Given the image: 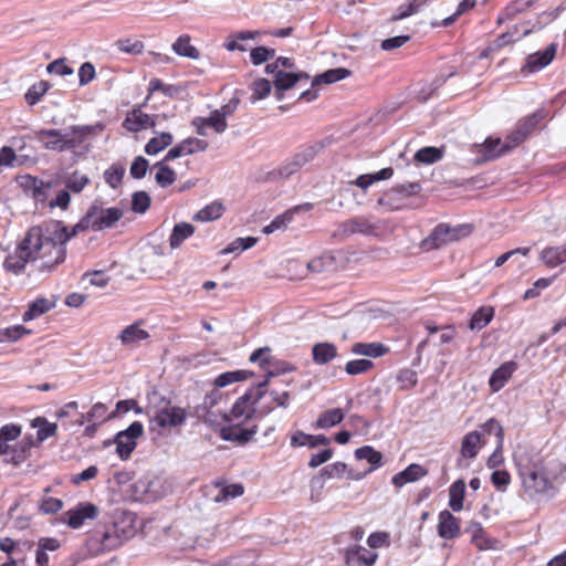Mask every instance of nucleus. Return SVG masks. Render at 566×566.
<instances>
[{"label": "nucleus", "mask_w": 566, "mask_h": 566, "mask_svg": "<svg viewBox=\"0 0 566 566\" xmlns=\"http://www.w3.org/2000/svg\"><path fill=\"white\" fill-rule=\"evenodd\" d=\"M381 231L382 226L380 221H375L371 217L359 216L339 223L334 232V237L344 239L357 233L377 237Z\"/></svg>", "instance_id": "5"}, {"label": "nucleus", "mask_w": 566, "mask_h": 566, "mask_svg": "<svg viewBox=\"0 0 566 566\" xmlns=\"http://www.w3.org/2000/svg\"><path fill=\"white\" fill-rule=\"evenodd\" d=\"M63 129H40L35 132V137L43 144V147L49 150L59 153L64 151L63 144Z\"/></svg>", "instance_id": "22"}, {"label": "nucleus", "mask_w": 566, "mask_h": 566, "mask_svg": "<svg viewBox=\"0 0 566 566\" xmlns=\"http://www.w3.org/2000/svg\"><path fill=\"white\" fill-rule=\"evenodd\" d=\"M420 190L421 186L419 182L407 181L403 184L396 185L390 191L384 193L378 199V205L387 206L391 210L398 209V207L392 203V198L395 193L403 196H413L417 195Z\"/></svg>", "instance_id": "19"}, {"label": "nucleus", "mask_w": 566, "mask_h": 566, "mask_svg": "<svg viewBox=\"0 0 566 566\" xmlns=\"http://www.w3.org/2000/svg\"><path fill=\"white\" fill-rule=\"evenodd\" d=\"M172 50L176 54L191 60H198L200 56L198 49L190 44V36L187 34L179 36L175 41Z\"/></svg>", "instance_id": "37"}, {"label": "nucleus", "mask_w": 566, "mask_h": 566, "mask_svg": "<svg viewBox=\"0 0 566 566\" xmlns=\"http://www.w3.org/2000/svg\"><path fill=\"white\" fill-rule=\"evenodd\" d=\"M394 175V169L391 167L382 168L375 174H366L358 176L355 180L350 181V185H355L363 190H367L369 186H371L376 181L387 180L391 178Z\"/></svg>", "instance_id": "28"}, {"label": "nucleus", "mask_w": 566, "mask_h": 566, "mask_svg": "<svg viewBox=\"0 0 566 566\" xmlns=\"http://www.w3.org/2000/svg\"><path fill=\"white\" fill-rule=\"evenodd\" d=\"M272 85L271 82L266 78H258L252 84V96L251 99L258 101L266 97L271 92Z\"/></svg>", "instance_id": "59"}, {"label": "nucleus", "mask_w": 566, "mask_h": 566, "mask_svg": "<svg viewBox=\"0 0 566 566\" xmlns=\"http://www.w3.org/2000/svg\"><path fill=\"white\" fill-rule=\"evenodd\" d=\"M377 557V553L358 545L349 547L346 552V563L348 566H373Z\"/></svg>", "instance_id": "18"}, {"label": "nucleus", "mask_w": 566, "mask_h": 566, "mask_svg": "<svg viewBox=\"0 0 566 566\" xmlns=\"http://www.w3.org/2000/svg\"><path fill=\"white\" fill-rule=\"evenodd\" d=\"M144 426L134 421L127 429L115 436L116 452L122 460H127L137 446V439L143 434Z\"/></svg>", "instance_id": "8"}, {"label": "nucleus", "mask_w": 566, "mask_h": 566, "mask_svg": "<svg viewBox=\"0 0 566 566\" xmlns=\"http://www.w3.org/2000/svg\"><path fill=\"white\" fill-rule=\"evenodd\" d=\"M443 156V149L437 147H423L415 154V160L418 163L431 165L439 161Z\"/></svg>", "instance_id": "46"}, {"label": "nucleus", "mask_w": 566, "mask_h": 566, "mask_svg": "<svg viewBox=\"0 0 566 566\" xmlns=\"http://www.w3.org/2000/svg\"><path fill=\"white\" fill-rule=\"evenodd\" d=\"M427 2L428 0H411L408 4L400 6L394 20H401L417 13Z\"/></svg>", "instance_id": "57"}, {"label": "nucleus", "mask_w": 566, "mask_h": 566, "mask_svg": "<svg viewBox=\"0 0 566 566\" xmlns=\"http://www.w3.org/2000/svg\"><path fill=\"white\" fill-rule=\"evenodd\" d=\"M31 427L36 429V443L40 444L46 439L56 434L57 424L49 422L44 417H36L31 421Z\"/></svg>", "instance_id": "30"}, {"label": "nucleus", "mask_w": 566, "mask_h": 566, "mask_svg": "<svg viewBox=\"0 0 566 566\" xmlns=\"http://www.w3.org/2000/svg\"><path fill=\"white\" fill-rule=\"evenodd\" d=\"M193 233L195 227L188 222H179L175 224L169 237L170 248L178 249Z\"/></svg>", "instance_id": "31"}, {"label": "nucleus", "mask_w": 566, "mask_h": 566, "mask_svg": "<svg viewBox=\"0 0 566 566\" xmlns=\"http://www.w3.org/2000/svg\"><path fill=\"white\" fill-rule=\"evenodd\" d=\"M350 75V71L345 67L331 69L325 71L324 73L317 75L313 82L312 86L318 84H333L340 80H344Z\"/></svg>", "instance_id": "39"}, {"label": "nucleus", "mask_w": 566, "mask_h": 566, "mask_svg": "<svg viewBox=\"0 0 566 566\" xmlns=\"http://www.w3.org/2000/svg\"><path fill=\"white\" fill-rule=\"evenodd\" d=\"M481 432L479 431H471L469 433H467L463 439H462V442H461V449H460V459L458 460V465L459 467H469V464H464L463 463V460L464 459H474L480 449L482 448L483 446V442L481 441Z\"/></svg>", "instance_id": "16"}, {"label": "nucleus", "mask_w": 566, "mask_h": 566, "mask_svg": "<svg viewBox=\"0 0 566 566\" xmlns=\"http://www.w3.org/2000/svg\"><path fill=\"white\" fill-rule=\"evenodd\" d=\"M147 104L145 101L142 105H136L133 109L127 114L125 119L123 120V127L130 133H138L143 129L155 127L156 116H150L142 111V108Z\"/></svg>", "instance_id": "11"}, {"label": "nucleus", "mask_w": 566, "mask_h": 566, "mask_svg": "<svg viewBox=\"0 0 566 566\" xmlns=\"http://www.w3.org/2000/svg\"><path fill=\"white\" fill-rule=\"evenodd\" d=\"M295 64L292 59L280 56L273 63H270L265 66L266 73L273 72H285V71H294Z\"/></svg>", "instance_id": "63"}, {"label": "nucleus", "mask_w": 566, "mask_h": 566, "mask_svg": "<svg viewBox=\"0 0 566 566\" xmlns=\"http://www.w3.org/2000/svg\"><path fill=\"white\" fill-rule=\"evenodd\" d=\"M222 212H223L222 203L214 201V202L206 206L201 210H199L195 214L193 219L197 221H201V222H208V221L217 220L218 218H220L222 216Z\"/></svg>", "instance_id": "45"}, {"label": "nucleus", "mask_w": 566, "mask_h": 566, "mask_svg": "<svg viewBox=\"0 0 566 566\" xmlns=\"http://www.w3.org/2000/svg\"><path fill=\"white\" fill-rule=\"evenodd\" d=\"M337 347L328 342L317 343L312 347L313 361L316 365H325L337 357Z\"/></svg>", "instance_id": "24"}, {"label": "nucleus", "mask_w": 566, "mask_h": 566, "mask_svg": "<svg viewBox=\"0 0 566 566\" xmlns=\"http://www.w3.org/2000/svg\"><path fill=\"white\" fill-rule=\"evenodd\" d=\"M344 417H345V415L342 409H339V408L329 409L319 415V417L317 418V420L315 422V428L316 429H327V428L334 427V426L338 424L339 422H342Z\"/></svg>", "instance_id": "40"}, {"label": "nucleus", "mask_w": 566, "mask_h": 566, "mask_svg": "<svg viewBox=\"0 0 566 566\" xmlns=\"http://www.w3.org/2000/svg\"><path fill=\"white\" fill-rule=\"evenodd\" d=\"M516 369L517 364L515 361H505L500 367H497L492 373L489 380V385L492 391L496 392L501 390Z\"/></svg>", "instance_id": "21"}, {"label": "nucleus", "mask_w": 566, "mask_h": 566, "mask_svg": "<svg viewBox=\"0 0 566 566\" xmlns=\"http://www.w3.org/2000/svg\"><path fill=\"white\" fill-rule=\"evenodd\" d=\"M273 76V84L275 87L276 98L281 99L283 97L282 92L293 87L297 82L308 80V75L304 72H295V71H279L270 73Z\"/></svg>", "instance_id": "14"}, {"label": "nucleus", "mask_w": 566, "mask_h": 566, "mask_svg": "<svg viewBox=\"0 0 566 566\" xmlns=\"http://www.w3.org/2000/svg\"><path fill=\"white\" fill-rule=\"evenodd\" d=\"M166 161L167 160L163 159L154 166L157 168L155 180L163 188H166L176 181V172L165 164Z\"/></svg>", "instance_id": "43"}, {"label": "nucleus", "mask_w": 566, "mask_h": 566, "mask_svg": "<svg viewBox=\"0 0 566 566\" xmlns=\"http://www.w3.org/2000/svg\"><path fill=\"white\" fill-rule=\"evenodd\" d=\"M134 534L133 520L130 517H123L114 522L104 532L91 534L86 539V546L94 554L109 552L122 546Z\"/></svg>", "instance_id": "3"}, {"label": "nucleus", "mask_w": 566, "mask_h": 566, "mask_svg": "<svg viewBox=\"0 0 566 566\" xmlns=\"http://www.w3.org/2000/svg\"><path fill=\"white\" fill-rule=\"evenodd\" d=\"M556 51L557 44L551 43L544 51L530 54L521 69L522 73H533L546 67L554 60Z\"/></svg>", "instance_id": "12"}, {"label": "nucleus", "mask_w": 566, "mask_h": 566, "mask_svg": "<svg viewBox=\"0 0 566 566\" xmlns=\"http://www.w3.org/2000/svg\"><path fill=\"white\" fill-rule=\"evenodd\" d=\"M492 307H481L472 316L469 327L472 331H481L484 328L493 318Z\"/></svg>", "instance_id": "44"}, {"label": "nucleus", "mask_w": 566, "mask_h": 566, "mask_svg": "<svg viewBox=\"0 0 566 566\" xmlns=\"http://www.w3.org/2000/svg\"><path fill=\"white\" fill-rule=\"evenodd\" d=\"M174 137L170 133L163 132L150 138L145 145V153L149 156L157 155L172 144Z\"/></svg>", "instance_id": "36"}, {"label": "nucleus", "mask_w": 566, "mask_h": 566, "mask_svg": "<svg viewBox=\"0 0 566 566\" xmlns=\"http://www.w3.org/2000/svg\"><path fill=\"white\" fill-rule=\"evenodd\" d=\"M147 413L149 416V430L158 434L184 426L188 417L185 408L174 405L170 399L156 391L148 397Z\"/></svg>", "instance_id": "2"}, {"label": "nucleus", "mask_w": 566, "mask_h": 566, "mask_svg": "<svg viewBox=\"0 0 566 566\" xmlns=\"http://www.w3.org/2000/svg\"><path fill=\"white\" fill-rule=\"evenodd\" d=\"M35 444L38 443L34 441L33 436H25L21 441L13 444V452L8 462L14 465L21 464L28 459L31 449Z\"/></svg>", "instance_id": "25"}, {"label": "nucleus", "mask_w": 566, "mask_h": 566, "mask_svg": "<svg viewBox=\"0 0 566 566\" xmlns=\"http://www.w3.org/2000/svg\"><path fill=\"white\" fill-rule=\"evenodd\" d=\"M203 122L208 127H211L216 133L221 134L226 132L228 124L227 120L219 116L218 112H211L209 117H203Z\"/></svg>", "instance_id": "64"}, {"label": "nucleus", "mask_w": 566, "mask_h": 566, "mask_svg": "<svg viewBox=\"0 0 566 566\" xmlns=\"http://www.w3.org/2000/svg\"><path fill=\"white\" fill-rule=\"evenodd\" d=\"M208 143L206 140L188 137L180 142L178 145L172 147L166 154L164 160H175L181 156L192 155L197 151H205L208 148Z\"/></svg>", "instance_id": "13"}, {"label": "nucleus", "mask_w": 566, "mask_h": 566, "mask_svg": "<svg viewBox=\"0 0 566 566\" xmlns=\"http://www.w3.org/2000/svg\"><path fill=\"white\" fill-rule=\"evenodd\" d=\"M50 84L46 81H40L33 84L25 93V101L29 105H35L41 97L49 91Z\"/></svg>", "instance_id": "51"}, {"label": "nucleus", "mask_w": 566, "mask_h": 566, "mask_svg": "<svg viewBox=\"0 0 566 566\" xmlns=\"http://www.w3.org/2000/svg\"><path fill=\"white\" fill-rule=\"evenodd\" d=\"M18 184L27 195L31 196L34 200L40 202L45 201L46 192L51 188L50 184H45L44 181L31 175L20 176L18 178Z\"/></svg>", "instance_id": "15"}, {"label": "nucleus", "mask_w": 566, "mask_h": 566, "mask_svg": "<svg viewBox=\"0 0 566 566\" xmlns=\"http://www.w3.org/2000/svg\"><path fill=\"white\" fill-rule=\"evenodd\" d=\"M88 182L90 179L86 175L74 171L67 177L65 185L67 189L74 192H81Z\"/></svg>", "instance_id": "58"}, {"label": "nucleus", "mask_w": 566, "mask_h": 566, "mask_svg": "<svg viewBox=\"0 0 566 566\" xmlns=\"http://www.w3.org/2000/svg\"><path fill=\"white\" fill-rule=\"evenodd\" d=\"M373 367H374V363L371 360L361 358V359L349 360L345 365L344 369L348 375L356 376V375L367 373Z\"/></svg>", "instance_id": "53"}, {"label": "nucleus", "mask_w": 566, "mask_h": 566, "mask_svg": "<svg viewBox=\"0 0 566 566\" xmlns=\"http://www.w3.org/2000/svg\"><path fill=\"white\" fill-rule=\"evenodd\" d=\"M253 374L248 370H232L219 375L213 384L216 387L223 388L230 384L243 381L250 378Z\"/></svg>", "instance_id": "41"}, {"label": "nucleus", "mask_w": 566, "mask_h": 566, "mask_svg": "<svg viewBox=\"0 0 566 566\" xmlns=\"http://www.w3.org/2000/svg\"><path fill=\"white\" fill-rule=\"evenodd\" d=\"M53 306L54 304L51 303L45 297H38L29 305L28 310L23 313L22 319L24 322L35 319L42 314L49 312Z\"/></svg>", "instance_id": "35"}, {"label": "nucleus", "mask_w": 566, "mask_h": 566, "mask_svg": "<svg viewBox=\"0 0 566 566\" xmlns=\"http://www.w3.org/2000/svg\"><path fill=\"white\" fill-rule=\"evenodd\" d=\"M149 337L147 331L140 328L139 324L135 323L124 328L118 335V339L123 345H134L140 340Z\"/></svg>", "instance_id": "33"}, {"label": "nucleus", "mask_w": 566, "mask_h": 566, "mask_svg": "<svg viewBox=\"0 0 566 566\" xmlns=\"http://www.w3.org/2000/svg\"><path fill=\"white\" fill-rule=\"evenodd\" d=\"M388 347L381 343H355L352 353L359 356L378 358L387 354Z\"/></svg>", "instance_id": "27"}, {"label": "nucleus", "mask_w": 566, "mask_h": 566, "mask_svg": "<svg viewBox=\"0 0 566 566\" xmlns=\"http://www.w3.org/2000/svg\"><path fill=\"white\" fill-rule=\"evenodd\" d=\"M103 130V125H74L67 129H63L64 151L73 150L80 147L88 136L95 135Z\"/></svg>", "instance_id": "9"}, {"label": "nucleus", "mask_w": 566, "mask_h": 566, "mask_svg": "<svg viewBox=\"0 0 566 566\" xmlns=\"http://www.w3.org/2000/svg\"><path fill=\"white\" fill-rule=\"evenodd\" d=\"M545 113L543 111H536L532 115L524 117L517 123V128L523 130L527 136L537 126V124L544 118Z\"/></svg>", "instance_id": "55"}, {"label": "nucleus", "mask_w": 566, "mask_h": 566, "mask_svg": "<svg viewBox=\"0 0 566 566\" xmlns=\"http://www.w3.org/2000/svg\"><path fill=\"white\" fill-rule=\"evenodd\" d=\"M475 0H463L459 3L455 12L449 17H447L446 19L442 20L441 22V25L442 27H450L451 24H453L457 19L462 15L464 12H467L469 9H472L474 8L475 6Z\"/></svg>", "instance_id": "62"}, {"label": "nucleus", "mask_w": 566, "mask_h": 566, "mask_svg": "<svg viewBox=\"0 0 566 566\" xmlns=\"http://www.w3.org/2000/svg\"><path fill=\"white\" fill-rule=\"evenodd\" d=\"M541 260L548 268H556L566 262V244L560 247H547L541 252Z\"/></svg>", "instance_id": "29"}, {"label": "nucleus", "mask_w": 566, "mask_h": 566, "mask_svg": "<svg viewBox=\"0 0 566 566\" xmlns=\"http://www.w3.org/2000/svg\"><path fill=\"white\" fill-rule=\"evenodd\" d=\"M273 376L272 371L268 373L266 379L256 387H252L247 392L238 398L231 409V417L234 419L245 418L249 419L254 413L253 406L264 396L265 387L269 384V378Z\"/></svg>", "instance_id": "7"}, {"label": "nucleus", "mask_w": 566, "mask_h": 566, "mask_svg": "<svg viewBox=\"0 0 566 566\" xmlns=\"http://www.w3.org/2000/svg\"><path fill=\"white\" fill-rule=\"evenodd\" d=\"M522 484L530 499L541 500L555 494L553 482L542 467L533 465L521 471Z\"/></svg>", "instance_id": "4"}, {"label": "nucleus", "mask_w": 566, "mask_h": 566, "mask_svg": "<svg viewBox=\"0 0 566 566\" xmlns=\"http://www.w3.org/2000/svg\"><path fill=\"white\" fill-rule=\"evenodd\" d=\"M438 535L444 539H453L460 535L459 520L448 510L441 511L438 516Z\"/></svg>", "instance_id": "17"}, {"label": "nucleus", "mask_w": 566, "mask_h": 566, "mask_svg": "<svg viewBox=\"0 0 566 566\" xmlns=\"http://www.w3.org/2000/svg\"><path fill=\"white\" fill-rule=\"evenodd\" d=\"M150 197L146 191H136L132 197V210L135 213L143 214L150 207Z\"/></svg>", "instance_id": "54"}, {"label": "nucleus", "mask_w": 566, "mask_h": 566, "mask_svg": "<svg viewBox=\"0 0 566 566\" xmlns=\"http://www.w3.org/2000/svg\"><path fill=\"white\" fill-rule=\"evenodd\" d=\"M98 515V509L92 503H80L74 509L64 513L63 521L71 528H80L86 520H95Z\"/></svg>", "instance_id": "10"}, {"label": "nucleus", "mask_w": 566, "mask_h": 566, "mask_svg": "<svg viewBox=\"0 0 566 566\" xmlns=\"http://www.w3.org/2000/svg\"><path fill=\"white\" fill-rule=\"evenodd\" d=\"M470 224H460L450 227L446 223L438 224L431 234L424 240L423 244L428 249H439L440 247L464 238L471 233Z\"/></svg>", "instance_id": "6"}, {"label": "nucleus", "mask_w": 566, "mask_h": 566, "mask_svg": "<svg viewBox=\"0 0 566 566\" xmlns=\"http://www.w3.org/2000/svg\"><path fill=\"white\" fill-rule=\"evenodd\" d=\"M355 457L357 460H366L370 463L371 468L368 472H371L382 464V454L370 446H364L356 449Z\"/></svg>", "instance_id": "38"}, {"label": "nucleus", "mask_w": 566, "mask_h": 566, "mask_svg": "<svg viewBox=\"0 0 566 566\" xmlns=\"http://www.w3.org/2000/svg\"><path fill=\"white\" fill-rule=\"evenodd\" d=\"M256 433V427L245 429L237 426L224 427L221 430V438L226 441L248 442Z\"/></svg>", "instance_id": "26"}, {"label": "nucleus", "mask_w": 566, "mask_h": 566, "mask_svg": "<svg viewBox=\"0 0 566 566\" xmlns=\"http://www.w3.org/2000/svg\"><path fill=\"white\" fill-rule=\"evenodd\" d=\"M21 426L15 423H7L0 428V455H12L13 444L21 436Z\"/></svg>", "instance_id": "20"}, {"label": "nucleus", "mask_w": 566, "mask_h": 566, "mask_svg": "<svg viewBox=\"0 0 566 566\" xmlns=\"http://www.w3.org/2000/svg\"><path fill=\"white\" fill-rule=\"evenodd\" d=\"M258 242L256 238L247 237V238H238L230 244H228L222 251L221 254H230L237 251H245L254 247Z\"/></svg>", "instance_id": "52"}, {"label": "nucleus", "mask_w": 566, "mask_h": 566, "mask_svg": "<svg viewBox=\"0 0 566 566\" xmlns=\"http://www.w3.org/2000/svg\"><path fill=\"white\" fill-rule=\"evenodd\" d=\"M427 474V470L420 464L412 463L408 465L403 471L395 474L391 482L395 486L401 488L407 483L415 482Z\"/></svg>", "instance_id": "23"}, {"label": "nucleus", "mask_w": 566, "mask_h": 566, "mask_svg": "<svg viewBox=\"0 0 566 566\" xmlns=\"http://www.w3.org/2000/svg\"><path fill=\"white\" fill-rule=\"evenodd\" d=\"M125 171L123 165L114 164L104 171V180L111 188L116 189L122 184Z\"/></svg>", "instance_id": "47"}, {"label": "nucleus", "mask_w": 566, "mask_h": 566, "mask_svg": "<svg viewBox=\"0 0 566 566\" xmlns=\"http://www.w3.org/2000/svg\"><path fill=\"white\" fill-rule=\"evenodd\" d=\"M325 147L324 142L318 140L312 144L304 145L298 148V150L294 154V157L297 159L300 165L304 167L315 159V157L322 151Z\"/></svg>", "instance_id": "32"}, {"label": "nucleus", "mask_w": 566, "mask_h": 566, "mask_svg": "<svg viewBox=\"0 0 566 566\" xmlns=\"http://www.w3.org/2000/svg\"><path fill=\"white\" fill-rule=\"evenodd\" d=\"M303 167L300 165L297 159L293 156L285 159L284 163L275 169L272 174L276 177L287 179L294 174L298 172Z\"/></svg>", "instance_id": "48"}, {"label": "nucleus", "mask_w": 566, "mask_h": 566, "mask_svg": "<svg viewBox=\"0 0 566 566\" xmlns=\"http://www.w3.org/2000/svg\"><path fill=\"white\" fill-rule=\"evenodd\" d=\"M244 492V488L241 483H234L230 485H223L218 494L214 496L216 502H227L231 499H235L241 496Z\"/></svg>", "instance_id": "50"}, {"label": "nucleus", "mask_w": 566, "mask_h": 566, "mask_svg": "<svg viewBox=\"0 0 566 566\" xmlns=\"http://www.w3.org/2000/svg\"><path fill=\"white\" fill-rule=\"evenodd\" d=\"M149 163L143 156H137L129 168V174L134 179H142L146 176Z\"/></svg>", "instance_id": "61"}, {"label": "nucleus", "mask_w": 566, "mask_h": 566, "mask_svg": "<svg viewBox=\"0 0 566 566\" xmlns=\"http://www.w3.org/2000/svg\"><path fill=\"white\" fill-rule=\"evenodd\" d=\"M274 56L275 50L266 46H258L252 49L250 52V57L253 65H261Z\"/></svg>", "instance_id": "56"}, {"label": "nucleus", "mask_w": 566, "mask_h": 566, "mask_svg": "<svg viewBox=\"0 0 566 566\" xmlns=\"http://www.w3.org/2000/svg\"><path fill=\"white\" fill-rule=\"evenodd\" d=\"M465 494V482L462 479L453 482L449 489V506L454 512L463 509V497Z\"/></svg>", "instance_id": "34"}, {"label": "nucleus", "mask_w": 566, "mask_h": 566, "mask_svg": "<svg viewBox=\"0 0 566 566\" xmlns=\"http://www.w3.org/2000/svg\"><path fill=\"white\" fill-rule=\"evenodd\" d=\"M123 214L124 212L120 208L112 207L105 209L94 203L71 230L62 221H51L42 226H33L27 231L15 252L4 259V268L18 274L24 270L28 262L54 253L53 260H48L42 264V268L51 270L64 262L66 243L73 237L87 229L102 231L112 228Z\"/></svg>", "instance_id": "1"}, {"label": "nucleus", "mask_w": 566, "mask_h": 566, "mask_svg": "<svg viewBox=\"0 0 566 566\" xmlns=\"http://www.w3.org/2000/svg\"><path fill=\"white\" fill-rule=\"evenodd\" d=\"M293 220V211H285L282 214L276 216L270 224L265 226L263 228V233L271 234L277 230L285 229L289 223H291Z\"/></svg>", "instance_id": "49"}, {"label": "nucleus", "mask_w": 566, "mask_h": 566, "mask_svg": "<svg viewBox=\"0 0 566 566\" xmlns=\"http://www.w3.org/2000/svg\"><path fill=\"white\" fill-rule=\"evenodd\" d=\"M1 329V339L2 343L4 342H17L20 339L24 334H29L30 331H28L22 325H14L7 328H0Z\"/></svg>", "instance_id": "60"}, {"label": "nucleus", "mask_w": 566, "mask_h": 566, "mask_svg": "<svg viewBox=\"0 0 566 566\" xmlns=\"http://www.w3.org/2000/svg\"><path fill=\"white\" fill-rule=\"evenodd\" d=\"M501 145V139L500 138H488L483 145H481V150L483 151V156H482V160L481 161H489V160H493L497 157H500L501 155H503L506 149L504 147V145L502 147H500Z\"/></svg>", "instance_id": "42"}]
</instances>
